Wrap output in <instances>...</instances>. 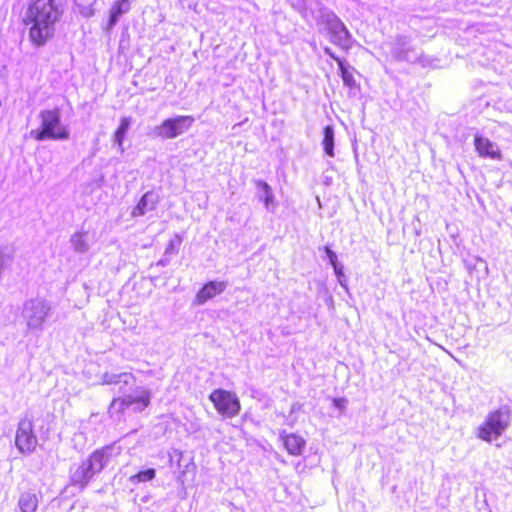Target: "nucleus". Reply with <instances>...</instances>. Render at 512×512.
<instances>
[{
	"label": "nucleus",
	"instance_id": "16",
	"mask_svg": "<svg viewBox=\"0 0 512 512\" xmlns=\"http://www.w3.org/2000/svg\"><path fill=\"white\" fill-rule=\"evenodd\" d=\"M38 506L39 498L36 493L26 491L20 494L18 507L21 512H37Z\"/></svg>",
	"mask_w": 512,
	"mask_h": 512
},
{
	"label": "nucleus",
	"instance_id": "12",
	"mask_svg": "<svg viewBox=\"0 0 512 512\" xmlns=\"http://www.w3.org/2000/svg\"><path fill=\"white\" fill-rule=\"evenodd\" d=\"M159 202V196L153 191L146 192L133 208L131 215L133 217L143 216L146 212L154 210Z\"/></svg>",
	"mask_w": 512,
	"mask_h": 512
},
{
	"label": "nucleus",
	"instance_id": "15",
	"mask_svg": "<svg viewBox=\"0 0 512 512\" xmlns=\"http://www.w3.org/2000/svg\"><path fill=\"white\" fill-rule=\"evenodd\" d=\"M130 11L129 0H115L109 14L107 22V30H111L118 22L119 17Z\"/></svg>",
	"mask_w": 512,
	"mask_h": 512
},
{
	"label": "nucleus",
	"instance_id": "21",
	"mask_svg": "<svg viewBox=\"0 0 512 512\" xmlns=\"http://www.w3.org/2000/svg\"><path fill=\"white\" fill-rule=\"evenodd\" d=\"M255 185L265 205L268 206L269 204H271L273 202V192L271 187L265 181L262 180L256 181Z\"/></svg>",
	"mask_w": 512,
	"mask_h": 512
},
{
	"label": "nucleus",
	"instance_id": "13",
	"mask_svg": "<svg viewBox=\"0 0 512 512\" xmlns=\"http://www.w3.org/2000/svg\"><path fill=\"white\" fill-rule=\"evenodd\" d=\"M111 448V445H105L99 449H96L85 460L87 463L91 464V468H93L94 474L104 469L107 461L110 458L109 451Z\"/></svg>",
	"mask_w": 512,
	"mask_h": 512
},
{
	"label": "nucleus",
	"instance_id": "26",
	"mask_svg": "<svg viewBox=\"0 0 512 512\" xmlns=\"http://www.w3.org/2000/svg\"><path fill=\"white\" fill-rule=\"evenodd\" d=\"M325 252L330 260V263L333 265L334 268H336V263H337L336 254L328 246L325 247Z\"/></svg>",
	"mask_w": 512,
	"mask_h": 512
},
{
	"label": "nucleus",
	"instance_id": "5",
	"mask_svg": "<svg viewBox=\"0 0 512 512\" xmlns=\"http://www.w3.org/2000/svg\"><path fill=\"white\" fill-rule=\"evenodd\" d=\"M62 15L58 0H28L24 18L60 20Z\"/></svg>",
	"mask_w": 512,
	"mask_h": 512
},
{
	"label": "nucleus",
	"instance_id": "27",
	"mask_svg": "<svg viewBox=\"0 0 512 512\" xmlns=\"http://www.w3.org/2000/svg\"><path fill=\"white\" fill-rule=\"evenodd\" d=\"M332 402H333V405L336 406L337 408L344 409V407L347 403V400L345 398H334L332 400Z\"/></svg>",
	"mask_w": 512,
	"mask_h": 512
},
{
	"label": "nucleus",
	"instance_id": "2",
	"mask_svg": "<svg viewBox=\"0 0 512 512\" xmlns=\"http://www.w3.org/2000/svg\"><path fill=\"white\" fill-rule=\"evenodd\" d=\"M39 127L29 133V137L36 142L45 140H67L69 130L62 124L61 110L58 107L44 109L39 113Z\"/></svg>",
	"mask_w": 512,
	"mask_h": 512
},
{
	"label": "nucleus",
	"instance_id": "7",
	"mask_svg": "<svg viewBox=\"0 0 512 512\" xmlns=\"http://www.w3.org/2000/svg\"><path fill=\"white\" fill-rule=\"evenodd\" d=\"M324 32L330 41L344 51H348L352 46V37L346 26L341 20L333 15L324 21Z\"/></svg>",
	"mask_w": 512,
	"mask_h": 512
},
{
	"label": "nucleus",
	"instance_id": "18",
	"mask_svg": "<svg viewBox=\"0 0 512 512\" xmlns=\"http://www.w3.org/2000/svg\"><path fill=\"white\" fill-rule=\"evenodd\" d=\"M221 292V285L215 282L205 284L197 293L196 301L199 304L206 302L208 299L214 297Z\"/></svg>",
	"mask_w": 512,
	"mask_h": 512
},
{
	"label": "nucleus",
	"instance_id": "8",
	"mask_svg": "<svg viewBox=\"0 0 512 512\" xmlns=\"http://www.w3.org/2000/svg\"><path fill=\"white\" fill-rule=\"evenodd\" d=\"M15 443L21 453H31L37 446V437L33 431V423L24 418L18 424Z\"/></svg>",
	"mask_w": 512,
	"mask_h": 512
},
{
	"label": "nucleus",
	"instance_id": "3",
	"mask_svg": "<svg viewBox=\"0 0 512 512\" xmlns=\"http://www.w3.org/2000/svg\"><path fill=\"white\" fill-rule=\"evenodd\" d=\"M509 426V416L502 410L491 411L477 429V437L486 442L496 440Z\"/></svg>",
	"mask_w": 512,
	"mask_h": 512
},
{
	"label": "nucleus",
	"instance_id": "25",
	"mask_svg": "<svg viewBox=\"0 0 512 512\" xmlns=\"http://www.w3.org/2000/svg\"><path fill=\"white\" fill-rule=\"evenodd\" d=\"M33 310H35V313H34V315H31L30 317L33 318L35 316V317H37V319H36V321L31 322L30 324L33 326L40 325L44 321V318L47 315V309L44 306H36V307L31 308V311H33Z\"/></svg>",
	"mask_w": 512,
	"mask_h": 512
},
{
	"label": "nucleus",
	"instance_id": "24",
	"mask_svg": "<svg viewBox=\"0 0 512 512\" xmlns=\"http://www.w3.org/2000/svg\"><path fill=\"white\" fill-rule=\"evenodd\" d=\"M155 477V470L148 468L146 470L139 471L137 474L131 477L132 481L146 482L151 481Z\"/></svg>",
	"mask_w": 512,
	"mask_h": 512
},
{
	"label": "nucleus",
	"instance_id": "1",
	"mask_svg": "<svg viewBox=\"0 0 512 512\" xmlns=\"http://www.w3.org/2000/svg\"><path fill=\"white\" fill-rule=\"evenodd\" d=\"M152 393L143 386H137L132 394H123L112 398L107 413L110 418L125 421L130 413L144 412L151 405Z\"/></svg>",
	"mask_w": 512,
	"mask_h": 512
},
{
	"label": "nucleus",
	"instance_id": "10",
	"mask_svg": "<svg viewBox=\"0 0 512 512\" xmlns=\"http://www.w3.org/2000/svg\"><path fill=\"white\" fill-rule=\"evenodd\" d=\"M280 441L287 453L295 457L302 455L306 447V440L298 433L283 431L280 433Z\"/></svg>",
	"mask_w": 512,
	"mask_h": 512
},
{
	"label": "nucleus",
	"instance_id": "20",
	"mask_svg": "<svg viewBox=\"0 0 512 512\" xmlns=\"http://www.w3.org/2000/svg\"><path fill=\"white\" fill-rule=\"evenodd\" d=\"M130 126V119L127 117H123L120 120V124L118 128L114 132V140L119 147H122L125 135Z\"/></svg>",
	"mask_w": 512,
	"mask_h": 512
},
{
	"label": "nucleus",
	"instance_id": "17",
	"mask_svg": "<svg viewBox=\"0 0 512 512\" xmlns=\"http://www.w3.org/2000/svg\"><path fill=\"white\" fill-rule=\"evenodd\" d=\"M135 381H136V378L133 374L125 373V372L119 373V374L105 373L102 376V384L103 385H118V384L130 385V384H134Z\"/></svg>",
	"mask_w": 512,
	"mask_h": 512
},
{
	"label": "nucleus",
	"instance_id": "22",
	"mask_svg": "<svg viewBox=\"0 0 512 512\" xmlns=\"http://www.w3.org/2000/svg\"><path fill=\"white\" fill-rule=\"evenodd\" d=\"M240 410L238 398L229 392H226V416H234Z\"/></svg>",
	"mask_w": 512,
	"mask_h": 512
},
{
	"label": "nucleus",
	"instance_id": "9",
	"mask_svg": "<svg viewBox=\"0 0 512 512\" xmlns=\"http://www.w3.org/2000/svg\"><path fill=\"white\" fill-rule=\"evenodd\" d=\"M474 147L480 157L490 158L493 160L502 159L500 148L487 137L475 135Z\"/></svg>",
	"mask_w": 512,
	"mask_h": 512
},
{
	"label": "nucleus",
	"instance_id": "6",
	"mask_svg": "<svg viewBox=\"0 0 512 512\" xmlns=\"http://www.w3.org/2000/svg\"><path fill=\"white\" fill-rule=\"evenodd\" d=\"M194 122L195 118L191 115L167 118L156 128V133L164 139H173L187 132Z\"/></svg>",
	"mask_w": 512,
	"mask_h": 512
},
{
	"label": "nucleus",
	"instance_id": "11",
	"mask_svg": "<svg viewBox=\"0 0 512 512\" xmlns=\"http://www.w3.org/2000/svg\"><path fill=\"white\" fill-rule=\"evenodd\" d=\"M93 476L91 464L83 461L71 472L70 485L82 489L88 485Z\"/></svg>",
	"mask_w": 512,
	"mask_h": 512
},
{
	"label": "nucleus",
	"instance_id": "4",
	"mask_svg": "<svg viewBox=\"0 0 512 512\" xmlns=\"http://www.w3.org/2000/svg\"><path fill=\"white\" fill-rule=\"evenodd\" d=\"M59 20L24 18L22 23L29 26V40L36 47L46 45L55 35V24Z\"/></svg>",
	"mask_w": 512,
	"mask_h": 512
},
{
	"label": "nucleus",
	"instance_id": "19",
	"mask_svg": "<svg viewBox=\"0 0 512 512\" xmlns=\"http://www.w3.org/2000/svg\"><path fill=\"white\" fill-rule=\"evenodd\" d=\"M322 145L325 154L329 157H334V130L331 125H327L323 128Z\"/></svg>",
	"mask_w": 512,
	"mask_h": 512
},
{
	"label": "nucleus",
	"instance_id": "14",
	"mask_svg": "<svg viewBox=\"0 0 512 512\" xmlns=\"http://www.w3.org/2000/svg\"><path fill=\"white\" fill-rule=\"evenodd\" d=\"M324 52L327 55H329L332 59H334L336 61V63L338 64L339 70H340V76H341L345 86L349 87L350 89L358 87L353 73L345 65L344 60L342 58L336 56L333 53V51L330 48H328V47L324 48Z\"/></svg>",
	"mask_w": 512,
	"mask_h": 512
},
{
	"label": "nucleus",
	"instance_id": "23",
	"mask_svg": "<svg viewBox=\"0 0 512 512\" xmlns=\"http://www.w3.org/2000/svg\"><path fill=\"white\" fill-rule=\"evenodd\" d=\"M210 400L219 412H224V390H215L210 394Z\"/></svg>",
	"mask_w": 512,
	"mask_h": 512
}]
</instances>
